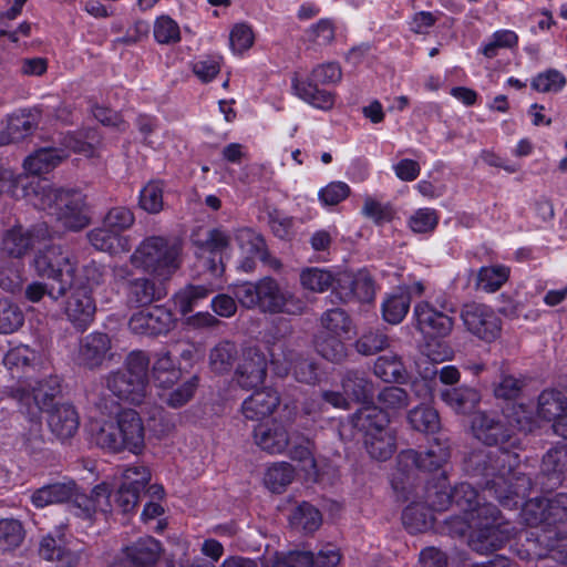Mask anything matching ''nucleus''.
<instances>
[{
    "mask_svg": "<svg viewBox=\"0 0 567 567\" xmlns=\"http://www.w3.org/2000/svg\"><path fill=\"white\" fill-rule=\"evenodd\" d=\"M515 453L505 450L476 449L471 451L463 462L464 472L476 484L506 508H517L533 489L532 478L516 473Z\"/></svg>",
    "mask_w": 567,
    "mask_h": 567,
    "instance_id": "f257e3e1",
    "label": "nucleus"
},
{
    "mask_svg": "<svg viewBox=\"0 0 567 567\" xmlns=\"http://www.w3.org/2000/svg\"><path fill=\"white\" fill-rule=\"evenodd\" d=\"M175 250H134L130 260L135 268H142L153 275L158 282L148 278L128 281L126 288L127 305L140 308L151 305L167 295L164 281L176 270Z\"/></svg>",
    "mask_w": 567,
    "mask_h": 567,
    "instance_id": "f03ea898",
    "label": "nucleus"
},
{
    "mask_svg": "<svg viewBox=\"0 0 567 567\" xmlns=\"http://www.w3.org/2000/svg\"><path fill=\"white\" fill-rule=\"evenodd\" d=\"M34 205L49 209L63 227L71 230H80L90 221L85 196L78 190L42 186L35 192Z\"/></svg>",
    "mask_w": 567,
    "mask_h": 567,
    "instance_id": "7ed1b4c3",
    "label": "nucleus"
},
{
    "mask_svg": "<svg viewBox=\"0 0 567 567\" xmlns=\"http://www.w3.org/2000/svg\"><path fill=\"white\" fill-rule=\"evenodd\" d=\"M145 430L140 414L132 409L117 415L116 424L104 423L94 434L95 443L114 452L127 450L138 454L144 447Z\"/></svg>",
    "mask_w": 567,
    "mask_h": 567,
    "instance_id": "20e7f679",
    "label": "nucleus"
},
{
    "mask_svg": "<svg viewBox=\"0 0 567 567\" xmlns=\"http://www.w3.org/2000/svg\"><path fill=\"white\" fill-rule=\"evenodd\" d=\"M61 392V382L58 377L40 380L31 390L21 384L11 388L12 399L17 401L19 412L39 426L42 412L59 405L55 400Z\"/></svg>",
    "mask_w": 567,
    "mask_h": 567,
    "instance_id": "39448f33",
    "label": "nucleus"
},
{
    "mask_svg": "<svg viewBox=\"0 0 567 567\" xmlns=\"http://www.w3.org/2000/svg\"><path fill=\"white\" fill-rule=\"evenodd\" d=\"M515 412L517 415L511 420L505 414L493 411H478L471 422L475 439L487 446H501L509 443L516 429H523L522 421L527 420L523 404Z\"/></svg>",
    "mask_w": 567,
    "mask_h": 567,
    "instance_id": "423d86ee",
    "label": "nucleus"
},
{
    "mask_svg": "<svg viewBox=\"0 0 567 567\" xmlns=\"http://www.w3.org/2000/svg\"><path fill=\"white\" fill-rule=\"evenodd\" d=\"M32 266L39 277L53 280L56 297H64L75 284L76 262L65 250H38Z\"/></svg>",
    "mask_w": 567,
    "mask_h": 567,
    "instance_id": "0eeeda50",
    "label": "nucleus"
},
{
    "mask_svg": "<svg viewBox=\"0 0 567 567\" xmlns=\"http://www.w3.org/2000/svg\"><path fill=\"white\" fill-rule=\"evenodd\" d=\"M342 78V71L338 63L329 62L315 68L311 72L310 79L300 81L293 79L292 89L305 102L312 106L327 111L332 109L334 104V95L318 87V84H333L338 83Z\"/></svg>",
    "mask_w": 567,
    "mask_h": 567,
    "instance_id": "6e6552de",
    "label": "nucleus"
},
{
    "mask_svg": "<svg viewBox=\"0 0 567 567\" xmlns=\"http://www.w3.org/2000/svg\"><path fill=\"white\" fill-rule=\"evenodd\" d=\"M134 223L133 213L125 207L112 208L104 218L103 226L91 230L87 235L93 248H126L132 244L128 237L120 233Z\"/></svg>",
    "mask_w": 567,
    "mask_h": 567,
    "instance_id": "1a4fd4ad",
    "label": "nucleus"
},
{
    "mask_svg": "<svg viewBox=\"0 0 567 567\" xmlns=\"http://www.w3.org/2000/svg\"><path fill=\"white\" fill-rule=\"evenodd\" d=\"M306 307L301 299L289 289L281 287L276 279L267 276L259 280L258 308L262 312L299 316L303 313Z\"/></svg>",
    "mask_w": 567,
    "mask_h": 567,
    "instance_id": "9d476101",
    "label": "nucleus"
},
{
    "mask_svg": "<svg viewBox=\"0 0 567 567\" xmlns=\"http://www.w3.org/2000/svg\"><path fill=\"white\" fill-rule=\"evenodd\" d=\"M193 241L199 248H264V237L250 228H239L234 235L223 228L198 229L193 234Z\"/></svg>",
    "mask_w": 567,
    "mask_h": 567,
    "instance_id": "9b49d317",
    "label": "nucleus"
},
{
    "mask_svg": "<svg viewBox=\"0 0 567 567\" xmlns=\"http://www.w3.org/2000/svg\"><path fill=\"white\" fill-rule=\"evenodd\" d=\"M460 317L465 329L485 342H492L501 336V319L489 306L467 302L462 306Z\"/></svg>",
    "mask_w": 567,
    "mask_h": 567,
    "instance_id": "f8f14e48",
    "label": "nucleus"
},
{
    "mask_svg": "<svg viewBox=\"0 0 567 567\" xmlns=\"http://www.w3.org/2000/svg\"><path fill=\"white\" fill-rule=\"evenodd\" d=\"M523 513L530 525L545 523L554 525L567 520V493H557L551 497H535L523 501Z\"/></svg>",
    "mask_w": 567,
    "mask_h": 567,
    "instance_id": "ddd939ff",
    "label": "nucleus"
},
{
    "mask_svg": "<svg viewBox=\"0 0 567 567\" xmlns=\"http://www.w3.org/2000/svg\"><path fill=\"white\" fill-rule=\"evenodd\" d=\"M112 339L101 331H93L79 339L73 360L80 368L99 370L104 362L112 360Z\"/></svg>",
    "mask_w": 567,
    "mask_h": 567,
    "instance_id": "4468645a",
    "label": "nucleus"
},
{
    "mask_svg": "<svg viewBox=\"0 0 567 567\" xmlns=\"http://www.w3.org/2000/svg\"><path fill=\"white\" fill-rule=\"evenodd\" d=\"M442 310L435 309L429 302H420L414 307V317L416 319V328L423 333L432 338L446 337L453 329L454 321L446 313L453 312V308L446 301L441 303Z\"/></svg>",
    "mask_w": 567,
    "mask_h": 567,
    "instance_id": "2eb2a0df",
    "label": "nucleus"
},
{
    "mask_svg": "<svg viewBox=\"0 0 567 567\" xmlns=\"http://www.w3.org/2000/svg\"><path fill=\"white\" fill-rule=\"evenodd\" d=\"M71 295L66 300L64 313L72 327L84 332L94 321L96 305L86 286L75 287L70 290Z\"/></svg>",
    "mask_w": 567,
    "mask_h": 567,
    "instance_id": "dca6fc26",
    "label": "nucleus"
},
{
    "mask_svg": "<svg viewBox=\"0 0 567 567\" xmlns=\"http://www.w3.org/2000/svg\"><path fill=\"white\" fill-rule=\"evenodd\" d=\"M174 326L175 318L173 312L163 306L153 307L148 311H138L128 321L132 332L146 336L165 334Z\"/></svg>",
    "mask_w": 567,
    "mask_h": 567,
    "instance_id": "f3484780",
    "label": "nucleus"
},
{
    "mask_svg": "<svg viewBox=\"0 0 567 567\" xmlns=\"http://www.w3.org/2000/svg\"><path fill=\"white\" fill-rule=\"evenodd\" d=\"M54 234L49 230L45 223H39L31 228H24L16 225L4 231L2 244L4 248H50L48 241L53 238Z\"/></svg>",
    "mask_w": 567,
    "mask_h": 567,
    "instance_id": "a211bd4d",
    "label": "nucleus"
},
{
    "mask_svg": "<svg viewBox=\"0 0 567 567\" xmlns=\"http://www.w3.org/2000/svg\"><path fill=\"white\" fill-rule=\"evenodd\" d=\"M235 375L237 383L247 390L262 384L267 375L265 354L256 348L245 350Z\"/></svg>",
    "mask_w": 567,
    "mask_h": 567,
    "instance_id": "6ab92c4d",
    "label": "nucleus"
},
{
    "mask_svg": "<svg viewBox=\"0 0 567 567\" xmlns=\"http://www.w3.org/2000/svg\"><path fill=\"white\" fill-rule=\"evenodd\" d=\"M105 384L114 396L131 404L138 405L146 396L147 388L144 383L133 379L122 369L110 372L105 377Z\"/></svg>",
    "mask_w": 567,
    "mask_h": 567,
    "instance_id": "aec40b11",
    "label": "nucleus"
},
{
    "mask_svg": "<svg viewBox=\"0 0 567 567\" xmlns=\"http://www.w3.org/2000/svg\"><path fill=\"white\" fill-rule=\"evenodd\" d=\"M126 559L134 567H154L159 560L163 547L152 536H143L123 548Z\"/></svg>",
    "mask_w": 567,
    "mask_h": 567,
    "instance_id": "412c9836",
    "label": "nucleus"
},
{
    "mask_svg": "<svg viewBox=\"0 0 567 567\" xmlns=\"http://www.w3.org/2000/svg\"><path fill=\"white\" fill-rule=\"evenodd\" d=\"M47 412L49 413L48 425L56 439L66 441L76 434L80 417L72 404L61 403Z\"/></svg>",
    "mask_w": 567,
    "mask_h": 567,
    "instance_id": "4be33fe9",
    "label": "nucleus"
},
{
    "mask_svg": "<svg viewBox=\"0 0 567 567\" xmlns=\"http://www.w3.org/2000/svg\"><path fill=\"white\" fill-rule=\"evenodd\" d=\"M254 440L262 451L281 453L289 444V434L280 422L260 423L254 429Z\"/></svg>",
    "mask_w": 567,
    "mask_h": 567,
    "instance_id": "5701e85b",
    "label": "nucleus"
},
{
    "mask_svg": "<svg viewBox=\"0 0 567 567\" xmlns=\"http://www.w3.org/2000/svg\"><path fill=\"white\" fill-rule=\"evenodd\" d=\"M280 398L271 388L255 391L241 404V412L247 420L259 421L269 416L279 405Z\"/></svg>",
    "mask_w": 567,
    "mask_h": 567,
    "instance_id": "b1692460",
    "label": "nucleus"
},
{
    "mask_svg": "<svg viewBox=\"0 0 567 567\" xmlns=\"http://www.w3.org/2000/svg\"><path fill=\"white\" fill-rule=\"evenodd\" d=\"M440 399L460 414H468L481 402V393L472 386H445L439 390Z\"/></svg>",
    "mask_w": 567,
    "mask_h": 567,
    "instance_id": "393cba45",
    "label": "nucleus"
},
{
    "mask_svg": "<svg viewBox=\"0 0 567 567\" xmlns=\"http://www.w3.org/2000/svg\"><path fill=\"white\" fill-rule=\"evenodd\" d=\"M561 451L550 449L542 460L540 472L536 477V485L540 491L549 493L561 485L564 481V464L560 460Z\"/></svg>",
    "mask_w": 567,
    "mask_h": 567,
    "instance_id": "a878e982",
    "label": "nucleus"
},
{
    "mask_svg": "<svg viewBox=\"0 0 567 567\" xmlns=\"http://www.w3.org/2000/svg\"><path fill=\"white\" fill-rule=\"evenodd\" d=\"M389 423L390 417L388 413L373 403L364 405L353 414V425L364 436L391 430Z\"/></svg>",
    "mask_w": 567,
    "mask_h": 567,
    "instance_id": "bb28decb",
    "label": "nucleus"
},
{
    "mask_svg": "<svg viewBox=\"0 0 567 567\" xmlns=\"http://www.w3.org/2000/svg\"><path fill=\"white\" fill-rule=\"evenodd\" d=\"M341 385L344 394L350 400L362 404L372 403L374 384L365 372L348 370L342 377Z\"/></svg>",
    "mask_w": 567,
    "mask_h": 567,
    "instance_id": "cd10ccee",
    "label": "nucleus"
},
{
    "mask_svg": "<svg viewBox=\"0 0 567 567\" xmlns=\"http://www.w3.org/2000/svg\"><path fill=\"white\" fill-rule=\"evenodd\" d=\"M65 158V150L58 146L41 147L24 159L23 167L30 174L41 175L54 169Z\"/></svg>",
    "mask_w": 567,
    "mask_h": 567,
    "instance_id": "c85d7f7f",
    "label": "nucleus"
},
{
    "mask_svg": "<svg viewBox=\"0 0 567 567\" xmlns=\"http://www.w3.org/2000/svg\"><path fill=\"white\" fill-rule=\"evenodd\" d=\"M75 495V483L56 482L35 489L31 495V502L37 508H43L52 504L70 502Z\"/></svg>",
    "mask_w": 567,
    "mask_h": 567,
    "instance_id": "c756f323",
    "label": "nucleus"
},
{
    "mask_svg": "<svg viewBox=\"0 0 567 567\" xmlns=\"http://www.w3.org/2000/svg\"><path fill=\"white\" fill-rule=\"evenodd\" d=\"M508 535L501 526L476 527L470 537V546L480 554H488L504 546Z\"/></svg>",
    "mask_w": 567,
    "mask_h": 567,
    "instance_id": "7c9ffc66",
    "label": "nucleus"
},
{
    "mask_svg": "<svg viewBox=\"0 0 567 567\" xmlns=\"http://www.w3.org/2000/svg\"><path fill=\"white\" fill-rule=\"evenodd\" d=\"M424 498L427 506L437 512L446 511L453 504V488L447 483L444 470L436 481L426 483Z\"/></svg>",
    "mask_w": 567,
    "mask_h": 567,
    "instance_id": "2f4dec72",
    "label": "nucleus"
},
{
    "mask_svg": "<svg viewBox=\"0 0 567 567\" xmlns=\"http://www.w3.org/2000/svg\"><path fill=\"white\" fill-rule=\"evenodd\" d=\"M410 306V291L399 287L384 298L381 306L382 318L390 324H399L408 315Z\"/></svg>",
    "mask_w": 567,
    "mask_h": 567,
    "instance_id": "473e14b6",
    "label": "nucleus"
},
{
    "mask_svg": "<svg viewBox=\"0 0 567 567\" xmlns=\"http://www.w3.org/2000/svg\"><path fill=\"white\" fill-rule=\"evenodd\" d=\"M567 410L566 395L556 389H546L538 396L537 414L546 421H557Z\"/></svg>",
    "mask_w": 567,
    "mask_h": 567,
    "instance_id": "72a5a7b5",
    "label": "nucleus"
},
{
    "mask_svg": "<svg viewBox=\"0 0 567 567\" xmlns=\"http://www.w3.org/2000/svg\"><path fill=\"white\" fill-rule=\"evenodd\" d=\"M451 457L447 439L435 437L425 452L421 453V471L435 472L442 470Z\"/></svg>",
    "mask_w": 567,
    "mask_h": 567,
    "instance_id": "f704fd0d",
    "label": "nucleus"
},
{
    "mask_svg": "<svg viewBox=\"0 0 567 567\" xmlns=\"http://www.w3.org/2000/svg\"><path fill=\"white\" fill-rule=\"evenodd\" d=\"M374 374L388 383H403L406 378V370L396 354L380 355L373 365Z\"/></svg>",
    "mask_w": 567,
    "mask_h": 567,
    "instance_id": "c9c22d12",
    "label": "nucleus"
},
{
    "mask_svg": "<svg viewBox=\"0 0 567 567\" xmlns=\"http://www.w3.org/2000/svg\"><path fill=\"white\" fill-rule=\"evenodd\" d=\"M290 525L305 533H313L322 524L320 511L308 502L299 504L289 517Z\"/></svg>",
    "mask_w": 567,
    "mask_h": 567,
    "instance_id": "e433bc0d",
    "label": "nucleus"
},
{
    "mask_svg": "<svg viewBox=\"0 0 567 567\" xmlns=\"http://www.w3.org/2000/svg\"><path fill=\"white\" fill-rule=\"evenodd\" d=\"M41 112L39 109L21 110L8 120V130L17 141L31 134L39 125Z\"/></svg>",
    "mask_w": 567,
    "mask_h": 567,
    "instance_id": "4c0bfd02",
    "label": "nucleus"
},
{
    "mask_svg": "<svg viewBox=\"0 0 567 567\" xmlns=\"http://www.w3.org/2000/svg\"><path fill=\"white\" fill-rule=\"evenodd\" d=\"M364 446L369 455L377 461H386L395 452V436L392 430L364 436Z\"/></svg>",
    "mask_w": 567,
    "mask_h": 567,
    "instance_id": "58836bf2",
    "label": "nucleus"
},
{
    "mask_svg": "<svg viewBox=\"0 0 567 567\" xmlns=\"http://www.w3.org/2000/svg\"><path fill=\"white\" fill-rule=\"evenodd\" d=\"M152 373L157 386L169 388L179 379L181 369L175 367L172 353L169 351H163L157 353Z\"/></svg>",
    "mask_w": 567,
    "mask_h": 567,
    "instance_id": "ea45409f",
    "label": "nucleus"
},
{
    "mask_svg": "<svg viewBox=\"0 0 567 567\" xmlns=\"http://www.w3.org/2000/svg\"><path fill=\"white\" fill-rule=\"evenodd\" d=\"M237 358L238 350L236 344L224 340L210 350L209 365L214 372L223 374L230 371Z\"/></svg>",
    "mask_w": 567,
    "mask_h": 567,
    "instance_id": "a19ab883",
    "label": "nucleus"
},
{
    "mask_svg": "<svg viewBox=\"0 0 567 567\" xmlns=\"http://www.w3.org/2000/svg\"><path fill=\"white\" fill-rule=\"evenodd\" d=\"M212 292V287L204 285H188L175 295L174 302L178 311L183 316H186L194 310L199 300L207 298Z\"/></svg>",
    "mask_w": 567,
    "mask_h": 567,
    "instance_id": "79ce46f5",
    "label": "nucleus"
},
{
    "mask_svg": "<svg viewBox=\"0 0 567 567\" xmlns=\"http://www.w3.org/2000/svg\"><path fill=\"white\" fill-rule=\"evenodd\" d=\"M536 567H551V561L567 564V533L557 534L547 543L546 553H534Z\"/></svg>",
    "mask_w": 567,
    "mask_h": 567,
    "instance_id": "37998d69",
    "label": "nucleus"
},
{
    "mask_svg": "<svg viewBox=\"0 0 567 567\" xmlns=\"http://www.w3.org/2000/svg\"><path fill=\"white\" fill-rule=\"evenodd\" d=\"M408 421L414 430L423 433H434L440 429L437 411L426 405L412 409L408 414Z\"/></svg>",
    "mask_w": 567,
    "mask_h": 567,
    "instance_id": "c03bdc74",
    "label": "nucleus"
},
{
    "mask_svg": "<svg viewBox=\"0 0 567 567\" xmlns=\"http://www.w3.org/2000/svg\"><path fill=\"white\" fill-rule=\"evenodd\" d=\"M84 138L85 140L73 133L63 134L60 137L58 148L65 150L68 156L70 152L92 156L94 154V145L99 143V137L94 131H87Z\"/></svg>",
    "mask_w": 567,
    "mask_h": 567,
    "instance_id": "a18cd8bd",
    "label": "nucleus"
},
{
    "mask_svg": "<svg viewBox=\"0 0 567 567\" xmlns=\"http://www.w3.org/2000/svg\"><path fill=\"white\" fill-rule=\"evenodd\" d=\"M402 523L410 534L424 533L433 526V518L421 505H410L402 513Z\"/></svg>",
    "mask_w": 567,
    "mask_h": 567,
    "instance_id": "49530a36",
    "label": "nucleus"
},
{
    "mask_svg": "<svg viewBox=\"0 0 567 567\" xmlns=\"http://www.w3.org/2000/svg\"><path fill=\"white\" fill-rule=\"evenodd\" d=\"M24 322L20 307L7 298L0 299V333L9 334L19 330Z\"/></svg>",
    "mask_w": 567,
    "mask_h": 567,
    "instance_id": "de8ad7c7",
    "label": "nucleus"
},
{
    "mask_svg": "<svg viewBox=\"0 0 567 567\" xmlns=\"http://www.w3.org/2000/svg\"><path fill=\"white\" fill-rule=\"evenodd\" d=\"M508 276L509 268L506 266L482 267L477 275V288L495 292L507 281Z\"/></svg>",
    "mask_w": 567,
    "mask_h": 567,
    "instance_id": "09e8293b",
    "label": "nucleus"
},
{
    "mask_svg": "<svg viewBox=\"0 0 567 567\" xmlns=\"http://www.w3.org/2000/svg\"><path fill=\"white\" fill-rule=\"evenodd\" d=\"M295 470L286 462L270 466L265 475L266 486L274 493H281L293 480Z\"/></svg>",
    "mask_w": 567,
    "mask_h": 567,
    "instance_id": "8fccbe9b",
    "label": "nucleus"
},
{
    "mask_svg": "<svg viewBox=\"0 0 567 567\" xmlns=\"http://www.w3.org/2000/svg\"><path fill=\"white\" fill-rule=\"evenodd\" d=\"M338 337L320 334L315 342L317 352L326 360L334 363L342 362L347 357L346 344Z\"/></svg>",
    "mask_w": 567,
    "mask_h": 567,
    "instance_id": "3c124183",
    "label": "nucleus"
},
{
    "mask_svg": "<svg viewBox=\"0 0 567 567\" xmlns=\"http://www.w3.org/2000/svg\"><path fill=\"white\" fill-rule=\"evenodd\" d=\"M525 382L512 374L501 373L493 384V393L496 399L515 401L522 394Z\"/></svg>",
    "mask_w": 567,
    "mask_h": 567,
    "instance_id": "603ef678",
    "label": "nucleus"
},
{
    "mask_svg": "<svg viewBox=\"0 0 567 567\" xmlns=\"http://www.w3.org/2000/svg\"><path fill=\"white\" fill-rule=\"evenodd\" d=\"M355 350L363 355H373L389 346V338L381 329H369L355 341Z\"/></svg>",
    "mask_w": 567,
    "mask_h": 567,
    "instance_id": "864d4df0",
    "label": "nucleus"
},
{
    "mask_svg": "<svg viewBox=\"0 0 567 567\" xmlns=\"http://www.w3.org/2000/svg\"><path fill=\"white\" fill-rule=\"evenodd\" d=\"M24 538V529L18 519H0V550L18 547Z\"/></svg>",
    "mask_w": 567,
    "mask_h": 567,
    "instance_id": "5fc2aeb1",
    "label": "nucleus"
},
{
    "mask_svg": "<svg viewBox=\"0 0 567 567\" xmlns=\"http://www.w3.org/2000/svg\"><path fill=\"white\" fill-rule=\"evenodd\" d=\"M322 327L333 336L348 334L351 331L352 321L341 308L324 311L321 316Z\"/></svg>",
    "mask_w": 567,
    "mask_h": 567,
    "instance_id": "6e6d98bb",
    "label": "nucleus"
},
{
    "mask_svg": "<svg viewBox=\"0 0 567 567\" xmlns=\"http://www.w3.org/2000/svg\"><path fill=\"white\" fill-rule=\"evenodd\" d=\"M297 381L302 383H315L318 379V367L312 360L302 355H295L292 352L285 355Z\"/></svg>",
    "mask_w": 567,
    "mask_h": 567,
    "instance_id": "4d7b16f0",
    "label": "nucleus"
},
{
    "mask_svg": "<svg viewBox=\"0 0 567 567\" xmlns=\"http://www.w3.org/2000/svg\"><path fill=\"white\" fill-rule=\"evenodd\" d=\"M148 368V355L144 351L135 350L126 355L122 370L132 375L133 379H137L138 382L144 383V385L147 388Z\"/></svg>",
    "mask_w": 567,
    "mask_h": 567,
    "instance_id": "13d9d810",
    "label": "nucleus"
},
{
    "mask_svg": "<svg viewBox=\"0 0 567 567\" xmlns=\"http://www.w3.org/2000/svg\"><path fill=\"white\" fill-rule=\"evenodd\" d=\"M470 525L476 527L502 526L501 512L496 505L481 503L467 517Z\"/></svg>",
    "mask_w": 567,
    "mask_h": 567,
    "instance_id": "bf43d9fd",
    "label": "nucleus"
},
{
    "mask_svg": "<svg viewBox=\"0 0 567 567\" xmlns=\"http://www.w3.org/2000/svg\"><path fill=\"white\" fill-rule=\"evenodd\" d=\"M221 251L223 250H197L195 254V267L200 271L208 272L215 278L220 277L225 271Z\"/></svg>",
    "mask_w": 567,
    "mask_h": 567,
    "instance_id": "052dcab7",
    "label": "nucleus"
},
{
    "mask_svg": "<svg viewBox=\"0 0 567 567\" xmlns=\"http://www.w3.org/2000/svg\"><path fill=\"white\" fill-rule=\"evenodd\" d=\"M377 399L384 411L405 409L410 404L409 393L396 385L385 386L378 393Z\"/></svg>",
    "mask_w": 567,
    "mask_h": 567,
    "instance_id": "680f3d73",
    "label": "nucleus"
},
{
    "mask_svg": "<svg viewBox=\"0 0 567 567\" xmlns=\"http://www.w3.org/2000/svg\"><path fill=\"white\" fill-rule=\"evenodd\" d=\"M162 182H150L140 193V206L150 214H157L163 209Z\"/></svg>",
    "mask_w": 567,
    "mask_h": 567,
    "instance_id": "e2e57ef3",
    "label": "nucleus"
},
{
    "mask_svg": "<svg viewBox=\"0 0 567 567\" xmlns=\"http://www.w3.org/2000/svg\"><path fill=\"white\" fill-rule=\"evenodd\" d=\"M198 385V378L193 377L184 382L178 388L168 391L162 395V400L172 409H179L184 406L195 394Z\"/></svg>",
    "mask_w": 567,
    "mask_h": 567,
    "instance_id": "0e129e2a",
    "label": "nucleus"
},
{
    "mask_svg": "<svg viewBox=\"0 0 567 567\" xmlns=\"http://www.w3.org/2000/svg\"><path fill=\"white\" fill-rule=\"evenodd\" d=\"M481 498L478 492L468 483H461L453 487V504L467 516L477 507Z\"/></svg>",
    "mask_w": 567,
    "mask_h": 567,
    "instance_id": "69168bd1",
    "label": "nucleus"
},
{
    "mask_svg": "<svg viewBox=\"0 0 567 567\" xmlns=\"http://www.w3.org/2000/svg\"><path fill=\"white\" fill-rule=\"evenodd\" d=\"M333 277L330 272L318 268L305 269L300 275L301 286L311 292H322L331 287Z\"/></svg>",
    "mask_w": 567,
    "mask_h": 567,
    "instance_id": "338daca9",
    "label": "nucleus"
},
{
    "mask_svg": "<svg viewBox=\"0 0 567 567\" xmlns=\"http://www.w3.org/2000/svg\"><path fill=\"white\" fill-rule=\"evenodd\" d=\"M566 84V78L557 70L549 69L536 75L532 81V87L542 93L559 92Z\"/></svg>",
    "mask_w": 567,
    "mask_h": 567,
    "instance_id": "774afa93",
    "label": "nucleus"
}]
</instances>
